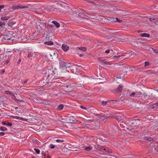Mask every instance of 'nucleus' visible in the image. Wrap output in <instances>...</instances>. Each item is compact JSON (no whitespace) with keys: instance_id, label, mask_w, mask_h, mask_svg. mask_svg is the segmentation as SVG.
Listing matches in <instances>:
<instances>
[{"instance_id":"obj_1","label":"nucleus","mask_w":158,"mask_h":158,"mask_svg":"<svg viewBox=\"0 0 158 158\" xmlns=\"http://www.w3.org/2000/svg\"><path fill=\"white\" fill-rule=\"evenodd\" d=\"M109 53H110V56H110L109 57V58L113 56L112 58L113 59L114 58L118 59L121 57L125 56V55L123 54L119 55L120 53H118L117 51L113 48H109Z\"/></svg>"},{"instance_id":"obj_2","label":"nucleus","mask_w":158,"mask_h":158,"mask_svg":"<svg viewBox=\"0 0 158 158\" xmlns=\"http://www.w3.org/2000/svg\"><path fill=\"white\" fill-rule=\"evenodd\" d=\"M116 34L112 32L109 31V43L112 42L114 43L115 41H120L119 38L116 37Z\"/></svg>"},{"instance_id":"obj_3","label":"nucleus","mask_w":158,"mask_h":158,"mask_svg":"<svg viewBox=\"0 0 158 158\" xmlns=\"http://www.w3.org/2000/svg\"><path fill=\"white\" fill-rule=\"evenodd\" d=\"M64 6L65 7L61 9V14L65 15H68L70 14L72 12V11L71 8L67 5H66V6Z\"/></svg>"},{"instance_id":"obj_4","label":"nucleus","mask_w":158,"mask_h":158,"mask_svg":"<svg viewBox=\"0 0 158 158\" xmlns=\"http://www.w3.org/2000/svg\"><path fill=\"white\" fill-rule=\"evenodd\" d=\"M15 37L12 36V35L9 33V34L5 35L3 36L2 39L6 42L10 43L15 40Z\"/></svg>"},{"instance_id":"obj_5","label":"nucleus","mask_w":158,"mask_h":158,"mask_svg":"<svg viewBox=\"0 0 158 158\" xmlns=\"http://www.w3.org/2000/svg\"><path fill=\"white\" fill-rule=\"evenodd\" d=\"M150 147L152 149L153 152H158V144L156 143H151L150 144Z\"/></svg>"},{"instance_id":"obj_6","label":"nucleus","mask_w":158,"mask_h":158,"mask_svg":"<svg viewBox=\"0 0 158 158\" xmlns=\"http://www.w3.org/2000/svg\"><path fill=\"white\" fill-rule=\"evenodd\" d=\"M59 64V67L61 69H64L68 67H69V66H68V64H69L65 61L60 60V61Z\"/></svg>"},{"instance_id":"obj_7","label":"nucleus","mask_w":158,"mask_h":158,"mask_svg":"<svg viewBox=\"0 0 158 158\" xmlns=\"http://www.w3.org/2000/svg\"><path fill=\"white\" fill-rule=\"evenodd\" d=\"M38 54L39 53L36 52L29 51L27 57L28 58H34L38 56Z\"/></svg>"},{"instance_id":"obj_8","label":"nucleus","mask_w":158,"mask_h":158,"mask_svg":"<svg viewBox=\"0 0 158 158\" xmlns=\"http://www.w3.org/2000/svg\"><path fill=\"white\" fill-rule=\"evenodd\" d=\"M123 85H120L118 87L112 91V93L114 94H118L121 93L123 89Z\"/></svg>"},{"instance_id":"obj_9","label":"nucleus","mask_w":158,"mask_h":158,"mask_svg":"<svg viewBox=\"0 0 158 158\" xmlns=\"http://www.w3.org/2000/svg\"><path fill=\"white\" fill-rule=\"evenodd\" d=\"M94 147L96 149L101 151L106 152H109L108 149L107 148L106 149L104 148H102V147L99 145H94Z\"/></svg>"},{"instance_id":"obj_10","label":"nucleus","mask_w":158,"mask_h":158,"mask_svg":"<svg viewBox=\"0 0 158 158\" xmlns=\"http://www.w3.org/2000/svg\"><path fill=\"white\" fill-rule=\"evenodd\" d=\"M110 21V23L118 22L120 23H121L123 22V21L122 20L119 19L118 18H114V17L110 18V19H109Z\"/></svg>"},{"instance_id":"obj_11","label":"nucleus","mask_w":158,"mask_h":158,"mask_svg":"<svg viewBox=\"0 0 158 158\" xmlns=\"http://www.w3.org/2000/svg\"><path fill=\"white\" fill-rule=\"evenodd\" d=\"M116 119L118 121V123H123L124 121L125 117L123 115L121 116H117L116 117Z\"/></svg>"},{"instance_id":"obj_12","label":"nucleus","mask_w":158,"mask_h":158,"mask_svg":"<svg viewBox=\"0 0 158 158\" xmlns=\"http://www.w3.org/2000/svg\"><path fill=\"white\" fill-rule=\"evenodd\" d=\"M69 68L70 69V71L72 73H76L77 72V68L75 65L69 66Z\"/></svg>"},{"instance_id":"obj_13","label":"nucleus","mask_w":158,"mask_h":158,"mask_svg":"<svg viewBox=\"0 0 158 158\" xmlns=\"http://www.w3.org/2000/svg\"><path fill=\"white\" fill-rule=\"evenodd\" d=\"M151 21L155 23H158V18L156 17H153L150 18Z\"/></svg>"},{"instance_id":"obj_14","label":"nucleus","mask_w":158,"mask_h":158,"mask_svg":"<svg viewBox=\"0 0 158 158\" xmlns=\"http://www.w3.org/2000/svg\"><path fill=\"white\" fill-rule=\"evenodd\" d=\"M62 48L64 52L67 51L69 49V47L64 44H63L62 45Z\"/></svg>"},{"instance_id":"obj_15","label":"nucleus","mask_w":158,"mask_h":158,"mask_svg":"<svg viewBox=\"0 0 158 158\" xmlns=\"http://www.w3.org/2000/svg\"><path fill=\"white\" fill-rule=\"evenodd\" d=\"M118 8L117 7L115 6H109V11H115L117 10Z\"/></svg>"},{"instance_id":"obj_16","label":"nucleus","mask_w":158,"mask_h":158,"mask_svg":"<svg viewBox=\"0 0 158 158\" xmlns=\"http://www.w3.org/2000/svg\"><path fill=\"white\" fill-rule=\"evenodd\" d=\"M5 25V22H0V31H2L4 30Z\"/></svg>"},{"instance_id":"obj_17","label":"nucleus","mask_w":158,"mask_h":158,"mask_svg":"<svg viewBox=\"0 0 158 158\" xmlns=\"http://www.w3.org/2000/svg\"><path fill=\"white\" fill-rule=\"evenodd\" d=\"M66 121L68 123H72L74 121V120L73 117H69L67 118Z\"/></svg>"},{"instance_id":"obj_18","label":"nucleus","mask_w":158,"mask_h":158,"mask_svg":"<svg viewBox=\"0 0 158 158\" xmlns=\"http://www.w3.org/2000/svg\"><path fill=\"white\" fill-rule=\"evenodd\" d=\"M11 117L13 118H14L15 119H18V120H22V121H24V119H25L24 118H23L21 117H19L18 116H14L12 115L11 116Z\"/></svg>"},{"instance_id":"obj_19","label":"nucleus","mask_w":158,"mask_h":158,"mask_svg":"<svg viewBox=\"0 0 158 158\" xmlns=\"http://www.w3.org/2000/svg\"><path fill=\"white\" fill-rule=\"evenodd\" d=\"M100 62L103 65H105L109 64V62L106 60H100Z\"/></svg>"},{"instance_id":"obj_20","label":"nucleus","mask_w":158,"mask_h":158,"mask_svg":"<svg viewBox=\"0 0 158 158\" xmlns=\"http://www.w3.org/2000/svg\"><path fill=\"white\" fill-rule=\"evenodd\" d=\"M6 91V94H9L12 96V99H15V96L14 94L13 93H12L9 91Z\"/></svg>"},{"instance_id":"obj_21","label":"nucleus","mask_w":158,"mask_h":158,"mask_svg":"<svg viewBox=\"0 0 158 158\" xmlns=\"http://www.w3.org/2000/svg\"><path fill=\"white\" fill-rule=\"evenodd\" d=\"M158 106V103H156L150 105V108L151 109H153L156 108Z\"/></svg>"},{"instance_id":"obj_22","label":"nucleus","mask_w":158,"mask_h":158,"mask_svg":"<svg viewBox=\"0 0 158 158\" xmlns=\"http://www.w3.org/2000/svg\"><path fill=\"white\" fill-rule=\"evenodd\" d=\"M84 148L85 150L88 151H89L92 149V148L90 145L88 147H84Z\"/></svg>"},{"instance_id":"obj_23","label":"nucleus","mask_w":158,"mask_h":158,"mask_svg":"<svg viewBox=\"0 0 158 158\" xmlns=\"http://www.w3.org/2000/svg\"><path fill=\"white\" fill-rule=\"evenodd\" d=\"M52 23H53L57 28L59 27H60V25L59 23L56 21H53Z\"/></svg>"},{"instance_id":"obj_24","label":"nucleus","mask_w":158,"mask_h":158,"mask_svg":"<svg viewBox=\"0 0 158 158\" xmlns=\"http://www.w3.org/2000/svg\"><path fill=\"white\" fill-rule=\"evenodd\" d=\"M140 36L142 37H148L150 36V35L146 33H143L140 34Z\"/></svg>"},{"instance_id":"obj_25","label":"nucleus","mask_w":158,"mask_h":158,"mask_svg":"<svg viewBox=\"0 0 158 158\" xmlns=\"http://www.w3.org/2000/svg\"><path fill=\"white\" fill-rule=\"evenodd\" d=\"M108 114H102V116L101 117V119L102 120H103L104 119H106L108 117Z\"/></svg>"},{"instance_id":"obj_26","label":"nucleus","mask_w":158,"mask_h":158,"mask_svg":"<svg viewBox=\"0 0 158 158\" xmlns=\"http://www.w3.org/2000/svg\"><path fill=\"white\" fill-rule=\"evenodd\" d=\"M144 139L145 140H147L148 141H151L152 140H153V139L152 138L149 137H146L144 138Z\"/></svg>"},{"instance_id":"obj_27","label":"nucleus","mask_w":158,"mask_h":158,"mask_svg":"<svg viewBox=\"0 0 158 158\" xmlns=\"http://www.w3.org/2000/svg\"><path fill=\"white\" fill-rule=\"evenodd\" d=\"M10 18V17L9 16H6L2 17L1 19L2 20H6L9 19Z\"/></svg>"},{"instance_id":"obj_28","label":"nucleus","mask_w":158,"mask_h":158,"mask_svg":"<svg viewBox=\"0 0 158 158\" xmlns=\"http://www.w3.org/2000/svg\"><path fill=\"white\" fill-rule=\"evenodd\" d=\"M6 53L8 56H11L13 54V52L12 51H8L6 52Z\"/></svg>"},{"instance_id":"obj_29","label":"nucleus","mask_w":158,"mask_h":158,"mask_svg":"<svg viewBox=\"0 0 158 158\" xmlns=\"http://www.w3.org/2000/svg\"><path fill=\"white\" fill-rule=\"evenodd\" d=\"M143 97L144 98L146 99H149V95H148L146 93H143Z\"/></svg>"},{"instance_id":"obj_30","label":"nucleus","mask_w":158,"mask_h":158,"mask_svg":"<svg viewBox=\"0 0 158 158\" xmlns=\"http://www.w3.org/2000/svg\"><path fill=\"white\" fill-rule=\"evenodd\" d=\"M77 49L82 50L83 52H85L87 50L86 48L85 47H77Z\"/></svg>"},{"instance_id":"obj_31","label":"nucleus","mask_w":158,"mask_h":158,"mask_svg":"<svg viewBox=\"0 0 158 158\" xmlns=\"http://www.w3.org/2000/svg\"><path fill=\"white\" fill-rule=\"evenodd\" d=\"M143 94H142V93L140 92H136V97H141V96H142Z\"/></svg>"},{"instance_id":"obj_32","label":"nucleus","mask_w":158,"mask_h":158,"mask_svg":"<svg viewBox=\"0 0 158 158\" xmlns=\"http://www.w3.org/2000/svg\"><path fill=\"white\" fill-rule=\"evenodd\" d=\"M64 107V106L63 104H60L59 105L58 107V109L59 110H62L63 107Z\"/></svg>"},{"instance_id":"obj_33","label":"nucleus","mask_w":158,"mask_h":158,"mask_svg":"<svg viewBox=\"0 0 158 158\" xmlns=\"http://www.w3.org/2000/svg\"><path fill=\"white\" fill-rule=\"evenodd\" d=\"M47 10L49 12L52 11L53 10V7L51 6H48L47 8Z\"/></svg>"},{"instance_id":"obj_34","label":"nucleus","mask_w":158,"mask_h":158,"mask_svg":"<svg viewBox=\"0 0 158 158\" xmlns=\"http://www.w3.org/2000/svg\"><path fill=\"white\" fill-rule=\"evenodd\" d=\"M52 74H49L48 75L47 79L48 80H50L51 79L53 80V78H52Z\"/></svg>"},{"instance_id":"obj_35","label":"nucleus","mask_w":158,"mask_h":158,"mask_svg":"<svg viewBox=\"0 0 158 158\" xmlns=\"http://www.w3.org/2000/svg\"><path fill=\"white\" fill-rule=\"evenodd\" d=\"M0 129L1 131H5L7 130V129L6 127L2 126L0 127Z\"/></svg>"},{"instance_id":"obj_36","label":"nucleus","mask_w":158,"mask_h":158,"mask_svg":"<svg viewBox=\"0 0 158 158\" xmlns=\"http://www.w3.org/2000/svg\"><path fill=\"white\" fill-rule=\"evenodd\" d=\"M45 44H47L49 45H51L53 44V43L52 41H49L47 42H45Z\"/></svg>"},{"instance_id":"obj_37","label":"nucleus","mask_w":158,"mask_h":158,"mask_svg":"<svg viewBox=\"0 0 158 158\" xmlns=\"http://www.w3.org/2000/svg\"><path fill=\"white\" fill-rule=\"evenodd\" d=\"M34 150L35 152L37 154H39L40 153V150L39 149H38L36 148H34Z\"/></svg>"},{"instance_id":"obj_38","label":"nucleus","mask_w":158,"mask_h":158,"mask_svg":"<svg viewBox=\"0 0 158 158\" xmlns=\"http://www.w3.org/2000/svg\"><path fill=\"white\" fill-rule=\"evenodd\" d=\"M108 102V101H102V106H105L106 105L107 103Z\"/></svg>"},{"instance_id":"obj_39","label":"nucleus","mask_w":158,"mask_h":158,"mask_svg":"<svg viewBox=\"0 0 158 158\" xmlns=\"http://www.w3.org/2000/svg\"><path fill=\"white\" fill-rule=\"evenodd\" d=\"M56 141L58 143H62L64 142V141L62 139H57L56 140Z\"/></svg>"},{"instance_id":"obj_40","label":"nucleus","mask_w":158,"mask_h":158,"mask_svg":"<svg viewBox=\"0 0 158 158\" xmlns=\"http://www.w3.org/2000/svg\"><path fill=\"white\" fill-rule=\"evenodd\" d=\"M136 92H133L132 93H131L130 95V96H135V95H136Z\"/></svg>"},{"instance_id":"obj_41","label":"nucleus","mask_w":158,"mask_h":158,"mask_svg":"<svg viewBox=\"0 0 158 158\" xmlns=\"http://www.w3.org/2000/svg\"><path fill=\"white\" fill-rule=\"evenodd\" d=\"M116 102V100H109V103H114Z\"/></svg>"},{"instance_id":"obj_42","label":"nucleus","mask_w":158,"mask_h":158,"mask_svg":"<svg viewBox=\"0 0 158 158\" xmlns=\"http://www.w3.org/2000/svg\"><path fill=\"white\" fill-rule=\"evenodd\" d=\"M12 123H9V122H7V123L6 124V126H7L11 127L12 126Z\"/></svg>"},{"instance_id":"obj_43","label":"nucleus","mask_w":158,"mask_h":158,"mask_svg":"<svg viewBox=\"0 0 158 158\" xmlns=\"http://www.w3.org/2000/svg\"><path fill=\"white\" fill-rule=\"evenodd\" d=\"M50 147L51 148H53L55 147V146L53 144H50Z\"/></svg>"},{"instance_id":"obj_44","label":"nucleus","mask_w":158,"mask_h":158,"mask_svg":"<svg viewBox=\"0 0 158 158\" xmlns=\"http://www.w3.org/2000/svg\"><path fill=\"white\" fill-rule=\"evenodd\" d=\"M114 157H116L115 156L109 154V158H114Z\"/></svg>"},{"instance_id":"obj_45","label":"nucleus","mask_w":158,"mask_h":158,"mask_svg":"<svg viewBox=\"0 0 158 158\" xmlns=\"http://www.w3.org/2000/svg\"><path fill=\"white\" fill-rule=\"evenodd\" d=\"M67 89H65L64 88H63V89H64V90L66 91H69L70 90V89H69V87L68 86H67Z\"/></svg>"},{"instance_id":"obj_46","label":"nucleus","mask_w":158,"mask_h":158,"mask_svg":"<svg viewBox=\"0 0 158 158\" xmlns=\"http://www.w3.org/2000/svg\"><path fill=\"white\" fill-rule=\"evenodd\" d=\"M149 63L148 62L146 61L145 62V66H147L149 65Z\"/></svg>"},{"instance_id":"obj_47","label":"nucleus","mask_w":158,"mask_h":158,"mask_svg":"<svg viewBox=\"0 0 158 158\" xmlns=\"http://www.w3.org/2000/svg\"><path fill=\"white\" fill-rule=\"evenodd\" d=\"M28 80L27 79H26L23 82V85H24V84H25L27 82Z\"/></svg>"},{"instance_id":"obj_48","label":"nucleus","mask_w":158,"mask_h":158,"mask_svg":"<svg viewBox=\"0 0 158 158\" xmlns=\"http://www.w3.org/2000/svg\"><path fill=\"white\" fill-rule=\"evenodd\" d=\"M5 72V70L4 69H2L1 70H0V73L1 74Z\"/></svg>"},{"instance_id":"obj_49","label":"nucleus","mask_w":158,"mask_h":158,"mask_svg":"<svg viewBox=\"0 0 158 158\" xmlns=\"http://www.w3.org/2000/svg\"><path fill=\"white\" fill-rule=\"evenodd\" d=\"M20 9H27V7H26V6H22L21 7H20Z\"/></svg>"},{"instance_id":"obj_50","label":"nucleus","mask_w":158,"mask_h":158,"mask_svg":"<svg viewBox=\"0 0 158 158\" xmlns=\"http://www.w3.org/2000/svg\"><path fill=\"white\" fill-rule=\"evenodd\" d=\"M5 135L4 133L3 132H0V136H3Z\"/></svg>"},{"instance_id":"obj_51","label":"nucleus","mask_w":158,"mask_h":158,"mask_svg":"<svg viewBox=\"0 0 158 158\" xmlns=\"http://www.w3.org/2000/svg\"><path fill=\"white\" fill-rule=\"evenodd\" d=\"M2 124L3 125H6V124L7 123H6L5 122H2Z\"/></svg>"},{"instance_id":"obj_52","label":"nucleus","mask_w":158,"mask_h":158,"mask_svg":"<svg viewBox=\"0 0 158 158\" xmlns=\"http://www.w3.org/2000/svg\"><path fill=\"white\" fill-rule=\"evenodd\" d=\"M4 7V6L3 5H0V9H3Z\"/></svg>"},{"instance_id":"obj_53","label":"nucleus","mask_w":158,"mask_h":158,"mask_svg":"<svg viewBox=\"0 0 158 158\" xmlns=\"http://www.w3.org/2000/svg\"><path fill=\"white\" fill-rule=\"evenodd\" d=\"M81 13H79L78 15H79V16H80V17H81V18H84V15H83V16H81Z\"/></svg>"},{"instance_id":"obj_54","label":"nucleus","mask_w":158,"mask_h":158,"mask_svg":"<svg viewBox=\"0 0 158 158\" xmlns=\"http://www.w3.org/2000/svg\"><path fill=\"white\" fill-rule=\"evenodd\" d=\"M80 107L81 108L83 109H85V110L86 109V108L85 107H84L82 106H81Z\"/></svg>"},{"instance_id":"obj_55","label":"nucleus","mask_w":158,"mask_h":158,"mask_svg":"<svg viewBox=\"0 0 158 158\" xmlns=\"http://www.w3.org/2000/svg\"><path fill=\"white\" fill-rule=\"evenodd\" d=\"M154 52L156 53H158V50L156 49L154 50Z\"/></svg>"},{"instance_id":"obj_56","label":"nucleus","mask_w":158,"mask_h":158,"mask_svg":"<svg viewBox=\"0 0 158 158\" xmlns=\"http://www.w3.org/2000/svg\"><path fill=\"white\" fill-rule=\"evenodd\" d=\"M131 123V125H133L134 126H135L136 125L135 124V123L134 122H132Z\"/></svg>"},{"instance_id":"obj_57","label":"nucleus","mask_w":158,"mask_h":158,"mask_svg":"<svg viewBox=\"0 0 158 158\" xmlns=\"http://www.w3.org/2000/svg\"><path fill=\"white\" fill-rule=\"evenodd\" d=\"M21 61V60L20 59H19L18 60L17 63L18 64H19L20 63Z\"/></svg>"},{"instance_id":"obj_58","label":"nucleus","mask_w":158,"mask_h":158,"mask_svg":"<svg viewBox=\"0 0 158 158\" xmlns=\"http://www.w3.org/2000/svg\"><path fill=\"white\" fill-rule=\"evenodd\" d=\"M41 154L43 156H45V153L44 152H43L42 153H41Z\"/></svg>"},{"instance_id":"obj_59","label":"nucleus","mask_w":158,"mask_h":158,"mask_svg":"<svg viewBox=\"0 0 158 158\" xmlns=\"http://www.w3.org/2000/svg\"><path fill=\"white\" fill-rule=\"evenodd\" d=\"M105 52L107 53H109V50H107L105 51Z\"/></svg>"},{"instance_id":"obj_60","label":"nucleus","mask_w":158,"mask_h":158,"mask_svg":"<svg viewBox=\"0 0 158 158\" xmlns=\"http://www.w3.org/2000/svg\"><path fill=\"white\" fill-rule=\"evenodd\" d=\"M9 62V60H7L6 61V64H7Z\"/></svg>"},{"instance_id":"obj_61","label":"nucleus","mask_w":158,"mask_h":158,"mask_svg":"<svg viewBox=\"0 0 158 158\" xmlns=\"http://www.w3.org/2000/svg\"><path fill=\"white\" fill-rule=\"evenodd\" d=\"M114 1H114V0H112V1H109V4L110 3L112 2H114Z\"/></svg>"},{"instance_id":"obj_62","label":"nucleus","mask_w":158,"mask_h":158,"mask_svg":"<svg viewBox=\"0 0 158 158\" xmlns=\"http://www.w3.org/2000/svg\"><path fill=\"white\" fill-rule=\"evenodd\" d=\"M109 153H112V150H111V151L110 150H109Z\"/></svg>"},{"instance_id":"obj_63","label":"nucleus","mask_w":158,"mask_h":158,"mask_svg":"<svg viewBox=\"0 0 158 158\" xmlns=\"http://www.w3.org/2000/svg\"><path fill=\"white\" fill-rule=\"evenodd\" d=\"M15 23V22H12V24L13 25Z\"/></svg>"},{"instance_id":"obj_64","label":"nucleus","mask_w":158,"mask_h":158,"mask_svg":"<svg viewBox=\"0 0 158 158\" xmlns=\"http://www.w3.org/2000/svg\"><path fill=\"white\" fill-rule=\"evenodd\" d=\"M81 57L83 56V55L82 54H80L79 55Z\"/></svg>"}]
</instances>
